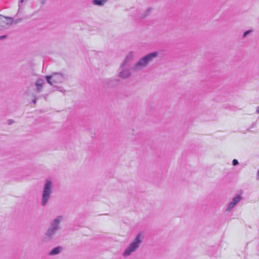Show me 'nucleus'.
Instances as JSON below:
<instances>
[{
	"instance_id": "nucleus-1",
	"label": "nucleus",
	"mask_w": 259,
	"mask_h": 259,
	"mask_svg": "<svg viewBox=\"0 0 259 259\" xmlns=\"http://www.w3.org/2000/svg\"><path fill=\"white\" fill-rule=\"evenodd\" d=\"M158 55L157 52L148 54L140 58L139 61L132 67V69L134 71H138L145 68L150 62L153 61Z\"/></svg>"
},
{
	"instance_id": "nucleus-2",
	"label": "nucleus",
	"mask_w": 259,
	"mask_h": 259,
	"mask_svg": "<svg viewBox=\"0 0 259 259\" xmlns=\"http://www.w3.org/2000/svg\"><path fill=\"white\" fill-rule=\"evenodd\" d=\"M62 220L63 217L59 215L52 221L49 227L45 233V239L46 240H51L54 238L57 232L60 229V224Z\"/></svg>"
},
{
	"instance_id": "nucleus-3",
	"label": "nucleus",
	"mask_w": 259,
	"mask_h": 259,
	"mask_svg": "<svg viewBox=\"0 0 259 259\" xmlns=\"http://www.w3.org/2000/svg\"><path fill=\"white\" fill-rule=\"evenodd\" d=\"M53 184L50 180H47L44 185L41 199V205L42 206H45L50 199L51 197V194L53 193Z\"/></svg>"
},
{
	"instance_id": "nucleus-4",
	"label": "nucleus",
	"mask_w": 259,
	"mask_h": 259,
	"mask_svg": "<svg viewBox=\"0 0 259 259\" xmlns=\"http://www.w3.org/2000/svg\"><path fill=\"white\" fill-rule=\"evenodd\" d=\"M132 60V56L128 54L124 59L119 68L118 76L123 79L128 78L131 75L130 67Z\"/></svg>"
},
{
	"instance_id": "nucleus-5",
	"label": "nucleus",
	"mask_w": 259,
	"mask_h": 259,
	"mask_svg": "<svg viewBox=\"0 0 259 259\" xmlns=\"http://www.w3.org/2000/svg\"><path fill=\"white\" fill-rule=\"evenodd\" d=\"M143 234L140 232L136 236L134 240L130 243L123 253L124 256H127L135 251L140 246L143 240Z\"/></svg>"
},
{
	"instance_id": "nucleus-6",
	"label": "nucleus",
	"mask_w": 259,
	"mask_h": 259,
	"mask_svg": "<svg viewBox=\"0 0 259 259\" xmlns=\"http://www.w3.org/2000/svg\"><path fill=\"white\" fill-rule=\"evenodd\" d=\"M47 82L54 86V83H60L64 81L65 77L63 74L58 72L52 73L51 75L45 76Z\"/></svg>"
},
{
	"instance_id": "nucleus-7",
	"label": "nucleus",
	"mask_w": 259,
	"mask_h": 259,
	"mask_svg": "<svg viewBox=\"0 0 259 259\" xmlns=\"http://www.w3.org/2000/svg\"><path fill=\"white\" fill-rule=\"evenodd\" d=\"M242 196L239 194H237L234 198H233L231 202L229 204L227 208V211L231 210L242 199Z\"/></svg>"
},
{
	"instance_id": "nucleus-8",
	"label": "nucleus",
	"mask_w": 259,
	"mask_h": 259,
	"mask_svg": "<svg viewBox=\"0 0 259 259\" xmlns=\"http://www.w3.org/2000/svg\"><path fill=\"white\" fill-rule=\"evenodd\" d=\"M44 83L45 81L42 79H38L36 80L35 85L36 86V91L38 93H40L42 91L43 84Z\"/></svg>"
},
{
	"instance_id": "nucleus-9",
	"label": "nucleus",
	"mask_w": 259,
	"mask_h": 259,
	"mask_svg": "<svg viewBox=\"0 0 259 259\" xmlns=\"http://www.w3.org/2000/svg\"><path fill=\"white\" fill-rule=\"evenodd\" d=\"M63 250V247L60 246H58L53 248L49 253L51 256H54L59 254Z\"/></svg>"
},
{
	"instance_id": "nucleus-10",
	"label": "nucleus",
	"mask_w": 259,
	"mask_h": 259,
	"mask_svg": "<svg viewBox=\"0 0 259 259\" xmlns=\"http://www.w3.org/2000/svg\"><path fill=\"white\" fill-rule=\"evenodd\" d=\"M107 1V0H93V4L94 5L102 6Z\"/></svg>"
},
{
	"instance_id": "nucleus-11",
	"label": "nucleus",
	"mask_w": 259,
	"mask_h": 259,
	"mask_svg": "<svg viewBox=\"0 0 259 259\" xmlns=\"http://www.w3.org/2000/svg\"><path fill=\"white\" fill-rule=\"evenodd\" d=\"M4 18L7 20V21L6 22V24L11 25L13 24L14 20L12 17L4 16Z\"/></svg>"
},
{
	"instance_id": "nucleus-12",
	"label": "nucleus",
	"mask_w": 259,
	"mask_h": 259,
	"mask_svg": "<svg viewBox=\"0 0 259 259\" xmlns=\"http://www.w3.org/2000/svg\"><path fill=\"white\" fill-rule=\"evenodd\" d=\"M152 11V8H149L145 11L144 14L143 15V17H146Z\"/></svg>"
},
{
	"instance_id": "nucleus-13",
	"label": "nucleus",
	"mask_w": 259,
	"mask_h": 259,
	"mask_svg": "<svg viewBox=\"0 0 259 259\" xmlns=\"http://www.w3.org/2000/svg\"><path fill=\"white\" fill-rule=\"evenodd\" d=\"M252 32V30L251 29L248 30L246 31H245L243 34V37H245L247 35L250 34Z\"/></svg>"
},
{
	"instance_id": "nucleus-14",
	"label": "nucleus",
	"mask_w": 259,
	"mask_h": 259,
	"mask_svg": "<svg viewBox=\"0 0 259 259\" xmlns=\"http://www.w3.org/2000/svg\"><path fill=\"white\" fill-rule=\"evenodd\" d=\"M232 164L234 165V166H236L238 164V161L237 159H234L232 161Z\"/></svg>"
},
{
	"instance_id": "nucleus-15",
	"label": "nucleus",
	"mask_w": 259,
	"mask_h": 259,
	"mask_svg": "<svg viewBox=\"0 0 259 259\" xmlns=\"http://www.w3.org/2000/svg\"><path fill=\"white\" fill-rule=\"evenodd\" d=\"M7 37V35H4L0 36V40L4 39Z\"/></svg>"
},
{
	"instance_id": "nucleus-16",
	"label": "nucleus",
	"mask_w": 259,
	"mask_h": 259,
	"mask_svg": "<svg viewBox=\"0 0 259 259\" xmlns=\"http://www.w3.org/2000/svg\"><path fill=\"white\" fill-rule=\"evenodd\" d=\"M23 2H24V0H19V7H21V5L22 4Z\"/></svg>"
},
{
	"instance_id": "nucleus-17",
	"label": "nucleus",
	"mask_w": 259,
	"mask_h": 259,
	"mask_svg": "<svg viewBox=\"0 0 259 259\" xmlns=\"http://www.w3.org/2000/svg\"><path fill=\"white\" fill-rule=\"evenodd\" d=\"M14 122V121L12 119L9 120V124H12Z\"/></svg>"
},
{
	"instance_id": "nucleus-18",
	"label": "nucleus",
	"mask_w": 259,
	"mask_h": 259,
	"mask_svg": "<svg viewBox=\"0 0 259 259\" xmlns=\"http://www.w3.org/2000/svg\"><path fill=\"white\" fill-rule=\"evenodd\" d=\"M256 179H257V180H259V169L258 170V171L257 172V177H256Z\"/></svg>"
},
{
	"instance_id": "nucleus-19",
	"label": "nucleus",
	"mask_w": 259,
	"mask_h": 259,
	"mask_svg": "<svg viewBox=\"0 0 259 259\" xmlns=\"http://www.w3.org/2000/svg\"><path fill=\"white\" fill-rule=\"evenodd\" d=\"M36 98H34V99H33V100H32V103H34V104H35V103H36Z\"/></svg>"
},
{
	"instance_id": "nucleus-20",
	"label": "nucleus",
	"mask_w": 259,
	"mask_h": 259,
	"mask_svg": "<svg viewBox=\"0 0 259 259\" xmlns=\"http://www.w3.org/2000/svg\"><path fill=\"white\" fill-rule=\"evenodd\" d=\"M40 1L41 2V3L42 4H44L46 2V0H40Z\"/></svg>"
},
{
	"instance_id": "nucleus-21",
	"label": "nucleus",
	"mask_w": 259,
	"mask_h": 259,
	"mask_svg": "<svg viewBox=\"0 0 259 259\" xmlns=\"http://www.w3.org/2000/svg\"><path fill=\"white\" fill-rule=\"evenodd\" d=\"M256 112L257 113L259 114V106L257 107Z\"/></svg>"
},
{
	"instance_id": "nucleus-22",
	"label": "nucleus",
	"mask_w": 259,
	"mask_h": 259,
	"mask_svg": "<svg viewBox=\"0 0 259 259\" xmlns=\"http://www.w3.org/2000/svg\"><path fill=\"white\" fill-rule=\"evenodd\" d=\"M4 18V16L0 15V20H1L2 19V18Z\"/></svg>"
},
{
	"instance_id": "nucleus-23",
	"label": "nucleus",
	"mask_w": 259,
	"mask_h": 259,
	"mask_svg": "<svg viewBox=\"0 0 259 259\" xmlns=\"http://www.w3.org/2000/svg\"><path fill=\"white\" fill-rule=\"evenodd\" d=\"M56 88H57L58 89H60L59 87H55Z\"/></svg>"
}]
</instances>
